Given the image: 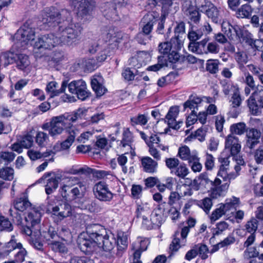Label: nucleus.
<instances>
[{"instance_id":"obj_64","label":"nucleus","mask_w":263,"mask_h":263,"mask_svg":"<svg viewBox=\"0 0 263 263\" xmlns=\"http://www.w3.org/2000/svg\"><path fill=\"white\" fill-rule=\"evenodd\" d=\"M254 159L257 164L263 165V146H260L255 151Z\"/></svg>"},{"instance_id":"obj_4","label":"nucleus","mask_w":263,"mask_h":263,"mask_svg":"<svg viewBox=\"0 0 263 263\" xmlns=\"http://www.w3.org/2000/svg\"><path fill=\"white\" fill-rule=\"evenodd\" d=\"M86 231L92 238H97L98 245L102 243V248L106 251L111 252L116 246V237L111 233H108L106 230L99 224H89Z\"/></svg>"},{"instance_id":"obj_45","label":"nucleus","mask_w":263,"mask_h":263,"mask_svg":"<svg viewBox=\"0 0 263 263\" xmlns=\"http://www.w3.org/2000/svg\"><path fill=\"white\" fill-rule=\"evenodd\" d=\"M226 25V26H224V24L222 25L223 31L230 40H233L234 33L237 35V30H240V28L237 26H233L229 23H227Z\"/></svg>"},{"instance_id":"obj_14","label":"nucleus","mask_w":263,"mask_h":263,"mask_svg":"<svg viewBox=\"0 0 263 263\" xmlns=\"http://www.w3.org/2000/svg\"><path fill=\"white\" fill-rule=\"evenodd\" d=\"M147 145L149 147L148 152L156 160H160L161 159V155L158 148L164 151L168 149V146H164L160 143V138L156 134H152L149 137Z\"/></svg>"},{"instance_id":"obj_53","label":"nucleus","mask_w":263,"mask_h":263,"mask_svg":"<svg viewBox=\"0 0 263 263\" xmlns=\"http://www.w3.org/2000/svg\"><path fill=\"white\" fill-rule=\"evenodd\" d=\"M258 222L257 220L255 218H252L247 221L245 227L248 233L255 234L258 228Z\"/></svg>"},{"instance_id":"obj_23","label":"nucleus","mask_w":263,"mask_h":263,"mask_svg":"<svg viewBox=\"0 0 263 263\" xmlns=\"http://www.w3.org/2000/svg\"><path fill=\"white\" fill-rule=\"evenodd\" d=\"M225 148L228 149L232 155L238 154L241 148L238 138L231 134L228 135L226 139Z\"/></svg>"},{"instance_id":"obj_58","label":"nucleus","mask_w":263,"mask_h":263,"mask_svg":"<svg viewBox=\"0 0 263 263\" xmlns=\"http://www.w3.org/2000/svg\"><path fill=\"white\" fill-rule=\"evenodd\" d=\"M147 122V118L144 115H139L138 116L133 117L130 118V123L132 126L138 124L144 125Z\"/></svg>"},{"instance_id":"obj_41","label":"nucleus","mask_w":263,"mask_h":263,"mask_svg":"<svg viewBox=\"0 0 263 263\" xmlns=\"http://www.w3.org/2000/svg\"><path fill=\"white\" fill-rule=\"evenodd\" d=\"M162 218L161 211L159 208L155 209L151 215V221H152L153 228L159 227L161 224Z\"/></svg>"},{"instance_id":"obj_27","label":"nucleus","mask_w":263,"mask_h":263,"mask_svg":"<svg viewBox=\"0 0 263 263\" xmlns=\"http://www.w3.org/2000/svg\"><path fill=\"white\" fill-rule=\"evenodd\" d=\"M103 81L104 80L101 76H95L91 79V87L97 96H102L107 90L103 85Z\"/></svg>"},{"instance_id":"obj_50","label":"nucleus","mask_w":263,"mask_h":263,"mask_svg":"<svg viewBox=\"0 0 263 263\" xmlns=\"http://www.w3.org/2000/svg\"><path fill=\"white\" fill-rule=\"evenodd\" d=\"M14 238V236L12 237L11 239L5 245L4 253L6 255H8L14 249L16 248L18 249L22 247V243L20 242H16Z\"/></svg>"},{"instance_id":"obj_55","label":"nucleus","mask_w":263,"mask_h":263,"mask_svg":"<svg viewBox=\"0 0 263 263\" xmlns=\"http://www.w3.org/2000/svg\"><path fill=\"white\" fill-rule=\"evenodd\" d=\"M216 227L213 229V235H219L221 234L229 228V224L224 221H221L216 224Z\"/></svg>"},{"instance_id":"obj_9","label":"nucleus","mask_w":263,"mask_h":263,"mask_svg":"<svg viewBox=\"0 0 263 263\" xmlns=\"http://www.w3.org/2000/svg\"><path fill=\"white\" fill-rule=\"evenodd\" d=\"M248 106L253 115L261 114L260 108H263V86H259L248 100Z\"/></svg>"},{"instance_id":"obj_24","label":"nucleus","mask_w":263,"mask_h":263,"mask_svg":"<svg viewBox=\"0 0 263 263\" xmlns=\"http://www.w3.org/2000/svg\"><path fill=\"white\" fill-rule=\"evenodd\" d=\"M53 215L58 216L60 220L67 217L71 215V207L67 202H64L52 208Z\"/></svg>"},{"instance_id":"obj_3","label":"nucleus","mask_w":263,"mask_h":263,"mask_svg":"<svg viewBox=\"0 0 263 263\" xmlns=\"http://www.w3.org/2000/svg\"><path fill=\"white\" fill-rule=\"evenodd\" d=\"M79 111L78 110L75 112H66L58 116L53 117L50 122L42 125V128L48 130L49 135L53 138L61 135L64 130L68 133V130L76 128L72 125V123L80 117Z\"/></svg>"},{"instance_id":"obj_44","label":"nucleus","mask_w":263,"mask_h":263,"mask_svg":"<svg viewBox=\"0 0 263 263\" xmlns=\"http://www.w3.org/2000/svg\"><path fill=\"white\" fill-rule=\"evenodd\" d=\"M241 99L238 87H235V90L230 100V106L239 107L241 104Z\"/></svg>"},{"instance_id":"obj_17","label":"nucleus","mask_w":263,"mask_h":263,"mask_svg":"<svg viewBox=\"0 0 263 263\" xmlns=\"http://www.w3.org/2000/svg\"><path fill=\"white\" fill-rule=\"evenodd\" d=\"M182 41L179 39L178 35L172 37L171 42H164L160 43L158 45V50L159 52L162 54V55L166 56L169 53L173 46L175 49H180L181 47Z\"/></svg>"},{"instance_id":"obj_2","label":"nucleus","mask_w":263,"mask_h":263,"mask_svg":"<svg viewBox=\"0 0 263 263\" xmlns=\"http://www.w3.org/2000/svg\"><path fill=\"white\" fill-rule=\"evenodd\" d=\"M102 37L105 43L100 46L95 43L88 49L91 54L97 53L96 61L98 63L104 62L108 56H110L118 48L120 43L126 44L130 40L129 34L118 31L112 26L105 28L102 33Z\"/></svg>"},{"instance_id":"obj_20","label":"nucleus","mask_w":263,"mask_h":263,"mask_svg":"<svg viewBox=\"0 0 263 263\" xmlns=\"http://www.w3.org/2000/svg\"><path fill=\"white\" fill-rule=\"evenodd\" d=\"M212 31V28L209 23H206V24L204 25L196 31L192 29L190 30L187 34V37L190 41L189 44L197 43V40L200 39L204 35L206 36Z\"/></svg>"},{"instance_id":"obj_37","label":"nucleus","mask_w":263,"mask_h":263,"mask_svg":"<svg viewBox=\"0 0 263 263\" xmlns=\"http://www.w3.org/2000/svg\"><path fill=\"white\" fill-rule=\"evenodd\" d=\"M236 14L238 18H248L252 12L251 6L248 4L242 5L240 8H237L236 10Z\"/></svg>"},{"instance_id":"obj_25","label":"nucleus","mask_w":263,"mask_h":263,"mask_svg":"<svg viewBox=\"0 0 263 263\" xmlns=\"http://www.w3.org/2000/svg\"><path fill=\"white\" fill-rule=\"evenodd\" d=\"M116 246L117 251L116 255L118 257H121L124 251L126 249L128 245V237L124 232H120L118 233L116 237Z\"/></svg>"},{"instance_id":"obj_61","label":"nucleus","mask_w":263,"mask_h":263,"mask_svg":"<svg viewBox=\"0 0 263 263\" xmlns=\"http://www.w3.org/2000/svg\"><path fill=\"white\" fill-rule=\"evenodd\" d=\"M13 230V226L9 219L3 216H0V230L8 232Z\"/></svg>"},{"instance_id":"obj_12","label":"nucleus","mask_w":263,"mask_h":263,"mask_svg":"<svg viewBox=\"0 0 263 263\" xmlns=\"http://www.w3.org/2000/svg\"><path fill=\"white\" fill-rule=\"evenodd\" d=\"M86 189L78 187H71L70 185H63L59 190L60 195L67 201H72L82 198Z\"/></svg>"},{"instance_id":"obj_52","label":"nucleus","mask_w":263,"mask_h":263,"mask_svg":"<svg viewBox=\"0 0 263 263\" xmlns=\"http://www.w3.org/2000/svg\"><path fill=\"white\" fill-rule=\"evenodd\" d=\"M67 185H70L71 187H78L81 189H86V185L84 182L80 181L78 177H70L67 178Z\"/></svg>"},{"instance_id":"obj_46","label":"nucleus","mask_w":263,"mask_h":263,"mask_svg":"<svg viewBox=\"0 0 263 263\" xmlns=\"http://www.w3.org/2000/svg\"><path fill=\"white\" fill-rule=\"evenodd\" d=\"M219 64L218 60L209 59L206 61V69L210 73L215 74L218 71Z\"/></svg>"},{"instance_id":"obj_36","label":"nucleus","mask_w":263,"mask_h":263,"mask_svg":"<svg viewBox=\"0 0 263 263\" xmlns=\"http://www.w3.org/2000/svg\"><path fill=\"white\" fill-rule=\"evenodd\" d=\"M15 63L16 67L22 70L27 69L30 64L28 57L24 54H17Z\"/></svg>"},{"instance_id":"obj_54","label":"nucleus","mask_w":263,"mask_h":263,"mask_svg":"<svg viewBox=\"0 0 263 263\" xmlns=\"http://www.w3.org/2000/svg\"><path fill=\"white\" fill-rule=\"evenodd\" d=\"M48 135L43 132H38L35 136V142L40 147H43L47 143Z\"/></svg>"},{"instance_id":"obj_19","label":"nucleus","mask_w":263,"mask_h":263,"mask_svg":"<svg viewBox=\"0 0 263 263\" xmlns=\"http://www.w3.org/2000/svg\"><path fill=\"white\" fill-rule=\"evenodd\" d=\"M221 183V180L218 178H216L213 182H211L210 196L212 198H217L228 189V182H224L222 184Z\"/></svg>"},{"instance_id":"obj_38","label":"nucleus","mask_w":263,"mask_h":263,"mask_svg":"<svg viewBox=\"0 0 263 263\" xmlns=\"http://www.w3.org/2000/svg\"><path fill=\"white\" fill-rule=\"evenodd\" d=\"M172 174L179 178L184 179L189 174V170L185 164L181 163L175 169L172 170Z\"/></svg>"},{"instance_id":"obj_34","label":"nucleus","mask_w":263,"mask_h":263,"mask_svg":"<svg viewBox=\"0 0 263 263\" xmlns=\"http://www.w3.org/2000/svg\"><path fill=\"white\" fill-rule=\"evenodd\" d=\"M78 130L77 128H72L71 130H68L69 134L66 140L61 142V147L63 151L68 149L73 143L75 137L78 134Z\"/></svg>"},{"instance_id":"obj_60","label":"nucleus","mask_w":263,"mask_h":263,"mask_svg":"<svg viewBox=\"0 0 263 263\" xmlns=\"http://www.w3.org/2000/svg\"><path fill=\"white\" fill-rule=\"evenodd\" d=\"M14 170L9 167L4 168L0 171V178L5 180H11L13 178Z\"/></svg>"},{"instance_id":"obj_15","label":"nucleus","mask_w":263,"mask_h":263,"mask_svg":"<svg viewBox=\"0 0 263 263\" xmlns=\"http://www.w3.org/2000/svg\"><path fill=\"white\" fill-rule=\"evenodd\" d=\"M181 9L183 14L192 23L199 24L201 14L198 9L193 6L191 1H184L182 3Z\"/></svg>"},{"instance_id":"obj_13","label":"nucleus","mask_w":263,"mask_h":263,"mask_svg":"<svg viewBox=\"0 0 263 263\" xmlns=\"http://www.w3.org/2000/svg\"><path fill=\"white\" fill-rule=\"evenodd\" d=\"M93 192L95 197L100 201H110L114 194L109 190L108 185L104 181L97 183L93 187Z\"/></svg>"},{"instance_id":"obj_33","label":"nucleus","mask_w":263,"mask_h":263,"mask_svg":"<svg viewBox=\"0 0 263 263\" xmlns=\"http://www.w3.org/2000/svg\"><path fill=\"white\" fill-rule=\"evenodd\" d=\"M237 36L241 43H245L250 46L252 45L254 40L252 34L246 29L237 30Z\"/></svg>"},{"instance_id":"obj_26","label":"nucleus","mask_w":263,"mask_h":263,"mask_svg":"<svg viewBox=\"0 0 263 263\" xmlns=\"http://www.w3.org/2000/svg\"><path fill=\"white\" fill-rule=\"evenodd\" d=\"M14 206L16 210L20 212L28 211L33 207L28 200L27 194L25 193L14 201Z\"/></svg>"},{"instance_id":"obj_56","label":"nucleus","mask_w":263,"mask_h":263,"mask_svg":"<svg viewBox=\"0 0 263 263\" xmlns=\"http://www.w3.org/2000/svg\"><path fill=\"white\" fill-rule=\"evenodd\" d=\"M138 70L135 71L129 67H127L123 70L122 76L125 80L130 81L134 80L135 76L138 74Z\"/></svg>"},{"instance_id":"obj_8","label":"nucleus","mask_w":263,"mask_h":263,"mask_svg":"<svg viewBox=\"0 0 263 263\" xmlns=\"http://www.w3.org/2000/svg\"><path fill=\"white\" fill-rule=\"evenodd\" d=\"M35 34V28L32 26V21L28 20L17 30L15 36L17 43L22 44V46H24L34 40Z\"/></svg>"},{"instance_id":"obj_29","label":"nucleus","mask_w":263,"mask_h":263,"mask_svg":"<svg viewBox=\"0 0 263 263\" xmlns=\"http://www.w3.org/2000/svg\"><path fill=\"white\" fill-rule=\"evenodd\" d=\"M134 141V137L133 133L129 130L128 128H124L122 134V139L121 140H118L117 142L118 145L122 147L126 146L132 148V145Z\"/></svg>"},{"instance_id":"obj_7","label":"nucleus","mask_w":263,"mask_h":263,"mask_svg":"<svg viewBox=\"0 0 263 263\" xmlns=\"http://www.w3.org/2000/svg\"><path fill=\"white\" fill-rule=\"evenodd\" d=\"M58 45H61V43L57 32L56 36L53 33L43 35L35 42L33 52L35 57H39L38 54L39 50L51 49Z\"/></svg>"},{"instance_id":"obj_10","label":"nucleus","mask_w":263,"mask_h":263,"mask_svg":"<svg viewBox=\"0 0 263 263\" xmlns=\"http://www.w3.org/2000/svg\"><path fill=\"white\" fill-rule=\"evenodd\" d=\"M77 243L79 248L85 254H91L98 248L97 238H92L90 235L86 232V235L81 234L78 238Z\"/></svg>"},{"instance_id":"obj_6","label":"nucleus","mask_w":263,"mask_h":263,"mask_svg":"<svg viewBox=\"0 0 263 263\" xmlns=\"http://www.w3.org/2000/svg\"><path fill=\"white\" fill-rule=\"evenodd\" d=\"M209 37L203 39L197 43L189 44V50L197 54H217L220 50L219 46L214 41L209 42Z\"/></svg>"},{"instance_id":"obj_63","label":"nucleus","mask_w":263,"mask_h":263,"mask_svg":"<svg viewBox=\"0 0 263 263\" xmlns=\"http://www.w3.org/2000/svg\"><path fill=\"white\" fill-rule=\"evenodd\" d=\"M87 176H89L91 174L93 176L98 178H103L109 174L108 172L105 171L96 170L88 167Z\"/></svg>"},{"instance_id":"obj_57","label":"nucleus","mask_w":263,"mask_h":263,"mask_svg":"<svg viewBox=\"0 0 263 263\" xmlns=\"http://www.w3.org/2000/svg\"><path fill=\"white\" fill-rule=\"evenodd\" d=\"M198 205L201 207L205 213H208L213 205V202L210 198L205 197L202 200L199 201Z\"/></svg>"},{"instance_id":"obj_11","label":"nucleus","mask_w":263,"mask_h":263,"mask_svg":"<svg viewBox=\"0 0 263 263\" xmlns=\"http://www.w3.org/2000/svg\"><path fill=\"white\" fill-rule=\"evenodd\" d=\"M67 87L69 92L76 95L77 98L82 101L85 100L90 96L85 82L82 79L74 80L69 84L67 83Z\"/></svg>"},{"instance_id":"obj_31","label":"nucleus","mask_w":263,"mask_h":263,"mask_svg":"<svg viewBox=\"0 0 263 263\" xmlns=\"http://www.w3.org/2000/svg\"><path fill=\"white\" fill-rule=\"evenodd\" d=\"M220 204L227 214L228 215L230 211L231 214H233L240 204V200L239 198L233 196L227 199L225 203Z\"/></svg>"},{"instance_id":"obj_47","label":"nucleus","mask_w":263,"mask_h":263,"mask_svg":"<svg viewBox=\"0 0 263 263\" xmlns=\"http://www.w3.org/2000/svg\"><path fill=\"white\" fill-rule=\"evenodd\" d=\"M194 155L196 154H191L190 148L186 145L180 147L178 149V156L182 160H187L189 162Z\"/></svg>"},{"instance_id":"obj_5","label":"nucleus","mask_w":263,"mask_h":263,"mask_svg":"<svg viewBox=\"0 0 263 263\" xmlns=\"http://www.w3.org/2000/svg\"><path fill=\"white\" fill-rule=\"evenodd\" d=\"M70 5L76 11L78 18L83 23L90 21L92 18L95 0H70Z\"/></svg>"},{"instance_id":"obj_32","label":"nucleus","mask_w":263,"mask_h":263,"mask_svg":"<svg viewBox=\"0 0 263 263\" xmlns=\"http://www.w3.org/2000/svg\"><path fill=\"white\" fill-rule=\"evenodd\" d=\"M204 12L214 23L218 24L220 23L221 17L220 14V11L213 4L211 5L209 8H207V9Z\"/></svg>"},{"instance_id":"obj_48","label":"nucleus","mask_w":263,"mask_h":263,"mask_svg":"<svg viewBox=\"0 0 263 263\" xmlns=\"http://www.w3.org/2000/svg\"><path fill=\"white\" fill-rule=\"evenodd\" d=\"M235 59L237 62L239 68L243 67L248 61V56L247 54L243 51H238L234 54Z\"/></svg>"},{"instance_id":"obj_39","label":"nucleus","mask_w":263,"mask_h":263,"mask_svg":"<svg viewBox=\"0 0 263 263\" xmlns=\"http://www.w3.org/2000/svg\"><path fill=\"white\" fill-rule=\"evenodd\" d=\"M59 180H60V178L55 176L48 179L45 188L47 194H51L58 188Z\"/></svg>"},{"instance_id":"obj_30","label":"nucleus","mask_w":263,"mask_h":263,"mask_svg":"<svg viewBox=\"0 0 263 263\" xmlns=\"http://www.w3.org/2000/svg\"><path fill=\"white\" fill-rule=\"evenodd\" d=\"M57 85L58 83L55 81H51L47 84L46 91L47 93H50V98H53L64 92L67 87V82L66 81H63L60 89H57Z\"/></svg>"},{"instance_id":"obj_40","label":"nucleus","mask_w":263,"mask_h":263,"mask_svg":"<svg viewBox=\"0 0 263 263\" xmlns=\"http://www.w3.org/2000/svg\"><path fill=\"white\" fill-rule=\"evenodd\" d=\"M49 245L51 250L55 252H58L61 254H65L68 252L67 247L62 242L52 241Z\"/></svg>"},{"instance_id":"obj_22","label":"nucleus","mask_w":263,"mask_h":263,"mask_svg":"<svg viewBox=\"0 0 263 263\" xmlns=\"http://www.w3.org/2000/svg\"><path fill=\"white\" fill-rule=\"evenodd\" d=\"M41 211V209L40 207L33 206L28 211V215L25 217V221L26 223L30 224L32 227H34L39 224L42 217Z\"/></svg>"},{"instance_id":"obj_62","label":"nucleus","mask_w":263,"mask_h":263,"mask_svg":"<svg viewBox=\"0 0 263 263\" xmlns=\"http://www.w3.org/2000/svg\"><path fill=\"white\" fill-rule=\"evenodd\" d=\"M225 214H227L220 204L219 208H216L212 212L210 216V220L212 222H215Z\"/></svg>"},{"instance_id":"obj_59","label":"nucleus","mask_w":263,"mask_h":263,"mask_svg":"<svg viewBox=\"0 0 263 263\" xmlns=\"http://www.w3.org/2000/svg\"><path fill=\"white\" fill-rule=\"evenodd\" d=\"M33 136L30 133H28L23 137L20 142L24 148H29L33 145Z\"/></svg>"},{"instance_id":"obj_51","label":"nucleus","mask_w":263,"mask_h":263,"mask_svg":"<svg viewBox=\"0 0 263 263\" xmlns=\"http://www.w3.org/2000/svg\"><path fill=\"white\" fill-rule=\"evenodd\" d=\"M139 245L138 246H133V250H134L133 254H135L136 252H139L140 255V258L141 257V253L146 250L149 244V241L147 238H144L143 240H141L139 242Z\"/></svg>"},{"instance_id":"obj_21","label":"nucleus","mask_w":263,"mask_h":263,"mask_svg":"<svg viewBox=\"0 0 263 263\" xmlns=\"http://www.w3.org/2000/svg\"><path fill=\"white\" fill-rule=\"evenodd\" d=\"M142 21L144 24L141 33L147 35L148 39L151 40L153 36L150 34L153 30L154 24L157 22L156 18L152 13H148L144 16Z\"/></svg>"},{"instance_id":"obj_18","label":"nucleus","mask_w":263,"mask_h":263,"mask_svg":"<svg viewBox=\"0 0 263 263\" xmlns=\"http://www.w3.org/2000/svg\"><path fill=\"white\" fill-rule=\"evenodd\" d=\"M190 231V228L185 226L182 228L181 231V240L180 241L178 236L179 232L177 231L175 232L174 239L170 246V249L172 252H176L180 248L181 245H184L185 242V238Z\"/></svg>"},{"instance_id":"obj_28","label":"nucleus","mask_w":263,"mask_h":263,"mask_svg":"<svg viewBox=\"0 0 263 263\" xmlns=\"http://www.w3.org/2000/svg\"><path fill=\"white\" fill-rule=\"evenodd\" d=\"M157 161L148 156L142 157L141 159V163L143 171L150 174L156 172L158 166Z\"/></svg>"},{"instance_id":"obj_42","label":"nucleus","mask_w":263,"mask_h":263,"mask_svg":"<svg viewBox=\"0 0 263 263\" xmlns=\"http://www.w3.org/2000/svg\"><path fill=\"white\" fill-rule=\"evenodd\" d=\"M247 128L246 125L243 122H239L235 124H233L230 126V132L233 134L241 135L245 133H246Z\"/></svg>"},{"instance_id":"obj_16","label":"nucleus","mask_w":263,"mask_h":263,"mask_svg":"<svg viewBox=\"0 0 263 263\" xmlns=\"http://www.w3.org/2000/svg\"><path fill=\"white\" fill-rule=\"evenodd\" d=\"M261 132L255 128H248L246 133L245 148L250 151L254 149L259 143Z\"/></svg>"},{"instance_id":"obj_35","label":"nucleus","mask_w":263,"mask_h":263,"mask_svg":"<svg viewBox=\"0 0 263 263\" xmlns=\"http://www.w3.org/2000/svg\"><path fill=\"white\" fill-rule=\"evenodd\" d=\"M158 62L157 64L149 66L147 68V70L157 72L162 68L167 66V61L165 55H160L157 58Z\"/></svg>"},{"instance_id":"obj_43","label":"nucleus","mask_w":263,"mask_h":263,"mask_svg":"<svg viewBox=\"0 0 263 263\" xmlns=\"http://www.w3.org/2000/svg\"><path fill=\"white\" fill-rule=\"evenodd\" d=\"M199 160L200 158L196 155L193 156L188 162L189 166L194 173L200 172L202 170V165Z\"/></svg>"},{"instance_id":"obj_49","label":"nucleus","mask_w":263,"mask_h":263,"mask_svg":"<svg viewBox=\"0 0 263 263\" xmlns=\"http://www.w3.org/2000/svg\"><path fill=\"white\" fill-rule=\"evenodd\" d=\"M150 213V210L146 205L144 204H137L135 215L137 218H144Z\"/></svg>"},{"instance_id":"obj_1","label":"nucleus","mask_w":263,"mask_h":263,"mask_svg":"<svg viewBox=\"0 0 263 263\" xmlns=\"http://www.w3.org/2000/svg\"><path fill=\"white\" fill-rule=\"evenodd\" d=\"M42 22L58 33L61 45L73 47L80 41L83 27L79 23H71V12L55 7L46 8L42 12Z\"/></svg>"}]
</instances>
